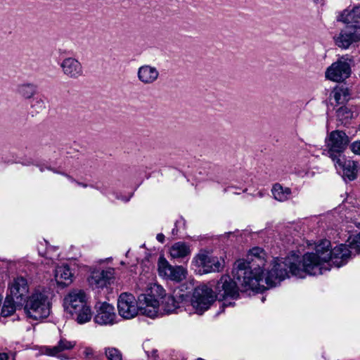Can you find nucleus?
<instances>
[{"label": "nucleus", "mask_w": 360, "mask_h": 360, "mask_svg": "<svg viewBox=\"0 0 360 360\" xmlns=\"http://www.w3.org/2000/svg\"><path fill=\"white\" fill-rule=\"evenodd\" d=\"M67 177L71 181H74V179L72 178H71L70 176L67 175Z\"/></svg>", "instance_id": "40"}, {"label": "nucleus", "mask_w": 360, "mask_h": 360, "mask_svg": "<svg viewBox=\"0 0 360 360\" xmlns=\"http://www.w3.org/2000/svg\"><path fill=\"white\" fill-rule=\"evenodd\" d=\"M337 117L342 124H347L349 120L354 117V112L347 106H342L337 111Z\"/></svg>", "instance_id": "28"}, {"label": "nucleus", "mask_w": 360, "mask_h": 360, "mask_svg": "<svg viewBox=\"0 0 360 360\" xmlns=\"http://www.w3.org/2000/svg\"><path fill=\"white\" fill-rule=\"evenodd\" d=\"M22 307L29 319L39 321L47 318L51 307L49 292L41 288H34Z\"/></svg>", "instance_id": "4"}, {"label": "nucleus", "mask_w": 360, "mask_h": 360, "mask_svg": "<svg viewBox=\"0 0 360 360\" xmlns=\"http://www.w3.org/2000/svg\"><path fill=\"white\" fill-rule=\"evenodd\" d=\"M8 291L9 293L7 295L20 307L23 306L32 292L30 290L28 281L23 276L14 278L8 284Z\"/></svg>", "instance_id": "11"}, {"label": "nucleus", "mask_w": 360, "mask_h": 360, "mask_svg": "<svg viewBox=\"0 0 360 360\" xmlns=\"http://www.w3.org/2000/svg\"><path fill=\"white\" fill-rule=\"evenodd\" d=\"M349 148L354 154L360 155V140L353 142Z\"/></svg>", "instance_id": "33"}, {"label": "nucleus", "mask_w": 360, "mask_h": 360, "mask_svg": "<svg viewBox=\"0 0 360 360\" xmlns=\"http://www.w3.org/2000/svg\"><path fill=\"white\" fill-rule=\"evenodd\" d=\"M349 143V138L342 131H332L326 140L327 153L333 161L342 158L343 151Z\"/></svg>", "instance_id": "8"}, {"label": "nucleus", "mask_w": 360, "mask_h": 360, "mask_svg": "<svg viewBox=\"0 0 360 360\" xmlns=\"http://www.w3.org/2000/svg\"><path fill=\"white\" fill-rule=\"evenodd\" d=\"M129 200V198H126L124 200L128 201Z\"/></svg>", "instance_id": "41"}, {"label": "nucleus", "mask_w": 360, "mask_h": 360, "mask_svg": "<svg viewBox=\"0 0 360 360\" xmlns=\"http://www.w3.org/2000/svg\"><path fill=\"white\" fill-rule=\"evenodd\" d=\"M335 163L337 170L342 171V176L345 181L354 180L358 174V163L352 160H346L345 156L338 158Z\"/></svg>", "instance_id": "14"}, {"label": "nucleus", "mask_w": 360, "mask_h": 360, "mask_svg": "<svg viewBox=\"0 0 360 360\" xmlns=\"http://www.w3.org/2000/svg\"><path fill=\"white\" fill-rule=\"evenodd\" d=\"M351 62L352 59L347 56L340 57L326 69V78L336 82L344 81L350 76Z\"/></svg>", "instance_id": "10"}, {"label": "nucleus", "mask_w": 360, "mask_h": 360, "mask_svg": "<svg viewBox=\"0 0 360 360\" xmlns=\"http://www.w3.org/2000/svg\"><path fill=\"white\" fill-rule=\"evenodd\" d=\"M271 193L274 198L279 202H285L290 199L291 195V189L288 187H283L280 184H275Z\"/></svg>", "instance_id": "22"}, {"label": "nucleus", "mask_w": 360, "mask_h": 360, "mask_svg": "<svg viewBox=\"0 0 360 360\" xmlns=\"http://www.w3.org/2000/svg\"><path fill=\"white\" fill-rule=\"evenodd\" d=\"M9 358L7 353H0V360H8Z\"/></svg>", "instance_id": "35"}, {"label": "nucleus", "mask_w": 360, "mask_h": 360, "mask_svg": "<svg viewBox=\"0 0 360 360\" xmlns=\"http://www.w3.org/2000/svg\"><path fill=\"white\" fill-rule=\"evenodd\" d=\"M153 275L141 276L138 285L142 290H146V295L140 298L145 306L141 307V314L154 319L159 315L171 314L179 307V303L170 295H166L162 286L153 283Z\"/></svg>", "instance_id": "3"}, {"label": "nucleus", "mask_w": 360, "mask_h": 360, "mask_svg": "<svg viewBox=\"0 0 360 360\" xmlns=\"http://www.w3.org/2000/svg\"><path fill=\"white\" fill-rule=\"evenodd\" d=\"M160 77V72L153 65L145 64L141 65L137 70L138 80L143 85L155 84Z\"/></svg>", "instance_id": "18"}, {"label": "nucleus", "mask_w": 360, "mask_h": 360, "mask_svg": "<svg viewBox=\"0 0 360 360\" xmlns=\"http://www.w3.org/2000/svg\"><path fill=\"white\" fill-rule=\"evenodd\" d=\"M191 253L190 246L184 242H176L169 249L170 256L174 259H183L189 256Z\"/></svg>", "instance_id": "21"}, {"label": "nucleus", "mask_w": 360, "mask_h": 360, "mask_svg": "<svg viewBox=\"0 0 360 360\" xmlns=\"http://www.w3.org/2000/svg\"><path fill=\"white\" fill-rule=\"evenodd\" d=\"M352 255L349 245L340 244L330 249V242L323 240L315 247L314 252L305 253L302 260L299 257H290L285 265L290 267L292 276L304 278L306 274L317 276L329 271L332 265H344Z\"/></svg>", "instance_id": "2"}, {"label": "nucleus", "mask_w": 360, "mask_h": 360, "mask_svg": "<svg viewBox=\"0 0 360 360\" xmlns=\"http://www.w3.org/2000/svg\"><path fill=\"white\" fill-rule=\"evenodd\" d=\"M60 67L63 73L68 78L75 79L83 75V68L81 63L73 57L63 59Z\"/></svg>", "instance_id": "17"}, {"label": "nucleus", "mask_w": 360, "mask_h": 360, "mask_svg": "<svg viewBox=\"0 0 360 360\" xmlns=\"http://www.w3.org/2000/svg\"><path fill=\"white\" fill-rule=\"evenodd\" d=\"M146 294H141L139 297V306L134 296L130 293H122L117 300V309L119 314L125 319L134 318L140 311L141 307L145 306L144 302H141L140 298Z\"/></svg>", "instance_id": "7"}, {"label": "nucleus", "mask_w": 360, "mask_h": 360, "mask_svg": "<svg viewBox=\"0 0 360 360\" xmlns=\"http://www.w3.org/2000/svg\"><path fill=\"white\" fill-rule=\"evenodd\" d=\"M63 305L67 312L74 316L78 323L83 324L91 319L92 312L84 290L74 289L70 291L64 297Z\"/></svg>", "instance_id": "5"}, {"label": "nucleus", "mask_w": 360, "mask_h": 360, "mask_svg": "<svg viewBox=\"0 0 360 360\" xmlns=\"http://www.w3.org/2000/svg\"><path fill=\"white\" fill-rule=\"evenodd\" d=\"M156 238L161 243H163L165 241V236L162 233H158Z\"/></svg>", "instance_id": "34"}, {"label": "nucleus", "mask_w": 360, "mask_h": 360, "mask_svg": "<svg viewBox=\"0 0 360 360\" xmlns=\"http://www.w3.org/2000/svg\"><path fill=\"white\" fill-rule=\"evenodd\" d=\"M116 314L112 305L103 302L96 307V314L94 316V321L101 325H112L115 323Z\"/></svg>", "instance_id": "13"}, {"label": "nucleus", "mask_w": 360, "mask_h": 360, "mask_svg": "<svg viewBox=\"0 0 360 360\" xmlns=\"http://www.w3.org/2000/svg\"><path fill=\"white\" fill-rule=\"evenodd\" d=\"M17 307H20L11 297L6 296L1 314L4 317L12 315L16 310Z\"/></svg>", "instance_id": "24"}, {"label": "nucleus", "mask_w": 360, "mask_h": 360, "mask_svg": "<svg viewBox=\"0 0 360 360\" xmlns=\"http://www.w3.org/2000/svg\"><path fill=\"white\" fill-rule=\"evenodd\" d=\"M82 354L86 359H91L94 358V350L89 347H84L82 349Z\"/></svg>", "instance_id": "32"}, {"label": "nucleus", "mask_w": 360, "mask_h": 360, "mask_svg": "<svg viewBox=\"0 0 360 360\" xmlns=\"http://www.w3.org/2000/svg\"><path fill=\"white\" fill-rule=\"evenodd\" d=\"M105 354L108 360H122L121 352L115 347H108L105 349Z\"/></svg>", "instance_id": "30"}, {"label": "nucleus", "mask_w": 360, "mask_h": 360, "mask_svg": "<svg viewBox=\"0 0 360 360\" xmlns=\"http://www.w3.org/2000/svg\"><path fill=\"white\" fill-rule=\"evenodd\" d=\"M72 274L68 265H61L56 268L54 277L58 285L67 286L72 281Z\"/></svg>", "instance_id": "20"}, {"label": "nucleus", "mask_w": 360, "mask_h": 360, "mask_svg": "<svg viewBox=\"0 0 360 360\" xmlns=\"http://www.w3.org/2000/svg\"><path fill=\"white\" fill-rule=\"evenodd\" d=\"M349 246L352 254L360 252V233L354 237Z\"/></svg>", "instance_id": "31"}, {"label": "nucleus", "mask_w": 360, "mask_h": 360, "mask_svg": "<svg viewBox=\"0 0 360 360\" xmlns=\"http://www.w3.org/2000/svg\"><path fill=\"white\" fill-rule=\"evenodd\" d=\"M172 267L173 266L169 264L165 257H160L159 258L158 262V274L161 277L168 279L171 274Z\"/></svg>", "instance_id": "25"}, {"label": "nucleus", "mask_w": 360, "mask_h": 360, "mask_svg": "<svg viewBox=\"0 0 360 360\" xmlns=\"http://www.w3.org/2000/svg\"><path fill=\"white\" fill-rule=\"evenodd\" d=\"M172 267L173 266L169 264L165 257H160L159 258L158 262V274L161 277L168 279L171 274Z\"/></svg>", "instance_id": "26"}, {"label": "nucleus", "mask_w": 360, "mask_h": 360, "mask_svg": "<svg viewBox=\"0 0 360 360\" xmlns=\"http://www.w3.org/2000/svg\"><path fill=\"white\" fill-rule=\"evenodd\" d=\"M334 39L338 46L342 49L349 48L352 43L360 40V25L346 26Z\"/></svg>", "instance_id": "12"}, {"label": "nucleus", "mask_w": 360, "mask_h": 360, "mask_svg": "<svg viewBox=\"0 0 360 360\" xmlns=\"http://www.w3.org/2000/svg\"><path fill=\"white\" fill-rule=\"evenodd\" d=\"M297 257L293 254L285 259H275L271 268L265 276L262 268L266 264V253L260 248L251 249L247 256V261H238L232 274L233 280L228 276H223L217 282L216 290L220 297L236 298L238 295V288L243 290L263 291L266 288L276 286L281 281L289 277L290 267L285 265L290 257Z\"/></svg>", "instance_id": "1"}, {"label": "nucleus", "mask_w": 360, "mask_h": 360, "mask_svg": "<svg viewBox=\"0 0 360 360\" xmlns=\"http://www.w3.org/2000/svg\"><path fill=\"white\" fill-rule=\"evenodd\" d=\"M258 195H259L260 198L263 197V193H262V192H259V193H258Z\"/></svg>", "instance_id": "39"}, {"label": "nucleus", "mask_w": 360, "mask_h": 360, "mask_svg": "<svg viewBox=\"0 0 360 360\" xmlns=\"http://www.w3.org/2000/svg\"><path fill=\"white\" fill-rule=\"evenodd\" d=\"M216 299L212 288L205 285L196 288L191 298V306L195 312L202 314L207 310Z\"/></svg>", "instance_id": "6"}, {"label": "nucleus", "mask_w": 360, "mask_h": 360, "mask_svg": "<svg viewBox=\"0 0 360 360\" xmlns=\"http://www.w3.org/2000/svg\"><path fill=\"white\" fill-rule=\"evenodd\" d=\"M114 269L108 268L102 271H96L89 278L90 285L94 288H103L114 281Z\"/></svg>", "instance_id": "15"}, {"label": "nucleus", "mask_w": 360, "mask_h": 360, "mask_svg": "<svg viewBox=\"0 0 360 360\" xmlns=\"http://www.w3.org/2000/svg\"><path fill=\"white\" fill-rule=\"evenodd\" d=\"M337 20L346 24V26L353 25H359L360 7L355 6L352 8H347L340 12L337 16Z\"/></svg>", "instance_id": "19"}, {"label": "nucleus", "mask_w": 360, "mask_h": 360, "mask_svg": "<svg viewBox=\"0 0 360 360\" xmlns=\"http://www.w3.org/2000/svg\"><path fill=\"white\" fill-rule=\"evenodd\" d=\"M231 302H229V303H228V302H226V301H225V302H224L223 303H221V305H222L223 307H224V306H229V305H231Z\"/></svg>", "instance_id": "36"}, {"label": "nucleus", "mask_w": 360, "mask_h": 360, "mask_svg": "<svg viewBox=\"0 0 360 360\" xmlns=\"http://www.w3.org/2000/svg\"><path fill=\"white\" fill-rule=\"evenodd\" d=\"M192 263L196 267L200 268V272L204 274L220 271L224 266L223 259L212 256L205 251H201L195 255Z\"/></svg>", "instance_id": "9"}, {"label": "nucleus", "mask_w": 360, "mask_h": 360, "mask_svg": "<svg viewBox=\"0 0 360 360\" xmlns=\"http://www.w3.org/2000/svg\"><path fill=\"white\" fill-rule=\"evenodd\" d=\"M39 170L41 172H44V167L43 166H39Z\"/></svg>", "instance_id": "38"}, {"label": "nucleus", "mask_w": 360, "mask_h": 360, "mask_svg": "<svg viewBox=\"0 0 360 360\" xmlns=\"http://www.w3.org/2000/svg\"><path fill=\"white\" fill-rule=\"evenodd\" d=\"M75 346V342L61 338L55 346H45L42 347V352L50 356L58 357L61 360H68V357L63 352L70 350Z\"/></svg>", "instance_id": "16"}, {"label": "nucleus", "mask_w": 360, "mask_h": 360, "mask_svg": "<svg viewBox=\"0 0 360 360\" xmlns=\"http://www.w3.org/2000/svg\"><path fill=\"white\" fill-rule=\"evenodd\" d=\"M187 271L182 266H175L172 267L171 274L168 279L176 282H180L186 278Z\"/></svg>", "instance_id": "29"}, {"label": "nucleus", "mask_w": 360, "mask_h": 360, "mask_svg": "<svg viewBox=\"0 0 360 360\" xmlns=\"http://www.w3.org/2000/svg\"><path fill=\"white\" fill-rule=\"evenodd\" d=\"M333 97L338 104H343L349 99V92L347 88H336L333 91Z\"/></svg>", "instance_id": "27"}, {"label": "nucleus", "mask_w": 360, "mask_h": 360, "mask_svg": "<svg viewBox=\"0 0 360 360\" xmlns=\"http://www.w3.org/2000/svg\"><path fill=\"white\" fill-rule=\"evenodd\" d=\"M77 184L79 186H81L84 187V188L87 186V185H86V184H82V183H79V182H77Z\"/></svg>", "instance_id": "37"}, {"label": "nucleus", "mask_w": 360, "mask_h": 360, "mask_svg": "<svg viewBox=\"0 0 360 360\" xmlns=\"http://www.w3.org/2000/svg\"><path fill=\"white\" fill-rule=\"evenodd\" d=\"M16 93L25 99L32 98L37 93V86L32 83H23L16 88Z\"/></svg>", "instance_id": "23"}]
</instances>
